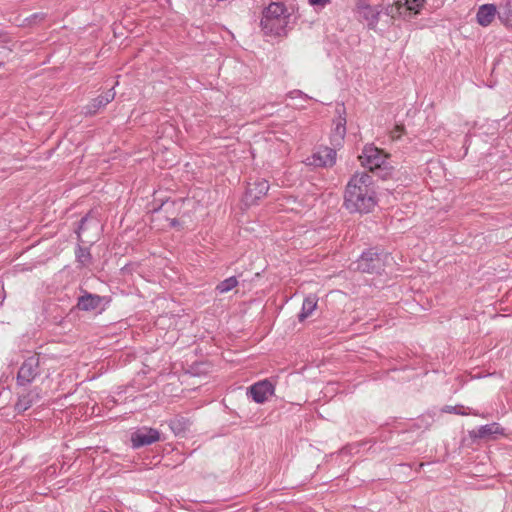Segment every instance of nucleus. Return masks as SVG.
Instances as JSON below:
<instances>
[{
  "label": "nucleus",
  "instance_id": "nucleus-1",
  "mask_svg": "<svg viewBox=\"0 0 512 512\" xmlns=\"http://www.w3.org/2000/svg\"><path fill=\"white\" fill-rule=\"evenodd\" d=\"M376 203L372 176L366 172L355 173L346 186L345 207L350 212L369 213Z\"/></svg>",
  "mask_w": 512,
  "mask_h": 512
},
{
  "label": "nucleus",
  "instance_id": "nucleus-2",
  "mask_svg": "<svg viewBox=\"0 0 512 512\" xmlns=\"http://www.w3.org/2000/svg\"><path fill=\"white\" fill-rule=\"evenodd\" d=\"M286 8L281 3L273 2L264 11L261 19L262 30L266 35L281 36L288 24Z\"/></svg>",
  "mask_w": 512,
  "mask_h": 512
},
{
  "label": "nucleus",
  "instance_id": "nucleus-3",
  "mask_svg": "<svg viewBox=\"0 0 512 512\" xmlns=\"http://www.w3.org/2000/svg\"><path fill=\"white\" fill-rule=\"evenodd\" d=\"M358 158L363 167L379 178L386 179L390 176L392 168L389 166L388 155L377 147L365 146Z\"/></svg>",
  "mask_w": 512,
  "mask_h": 512
},
{
  "label": "nucleus",
  "instance_id": "nucleus-4",
  "mask_svg": "<svg viewBox=\"0 0 512 512\" xmlns=\"http://www.w3.org/2000/svg\"><path fill=\"white\" fill-rule=\"evenodd\" d=\"M382 256L377 251L369 249L363 252L360 258L351 265L352 269L363 273L379 272L384 266Z\"/></svg>",
  "mask_w": 512,
  "mask_h": 512
},
{
  "label": "nucleus",
  "instance_id": "nucleus-5",
  "mask_svg": "<svg viewBox=\"0 0 512 512\" xmlns=\"http://www.w3.org/2000/svg\"><path fill=\"white\" fill-rule=\"evenodd\" d=\"M40 372V357L37 354L24 360L17 374V382L20 385L31 383Z\"/></svg>",
  "mask_w": 512,
  "mask_h": 512
},
{
  "label": "nucleus",
  "instance_id": "nucleus-6",
  "mask_svg": "<svg viewBox=\"0 0 512 512\" xmlns=\"http://www.w3.org/2000/svg\"><path fill=\"white\" fill-rule=\"evenodd\" d=\"M425 0H405L397 1L394 5L387 8V14L391 15L392 18H395L398 16H404L407 15L409 17L413 15H417L420 12V9L422 8Z\"/></svg>",
  "mask_w": 512,
  "mask_h": 512
},
{
  "label": "nucleus",
  "instance_id": "nucleus-7",
  "mask_svg": "<svg viewBox=\"0 0 512 512\" xmlns=\"http://www.w3.org/2000/svg\"><path fill=\"white\" fill-rule=\"evenodd\" d=\"M160 440L158 430L149 427H142L132 433L131 441L134 448L150 445Z\"/></svg>",
  "mask_w": 512,
  "mask_h": 512
},
{
  "label": "nucleus",
  "instance_id": "nucleus-8",
  "mask_svg": "<svg viewBox=\"0 0 512 512\" xmlns=\"http://www.w3.org/2000/svg\"><path fill=\"white\" fill-rule=\"evenodd\" d=\"M269 190V184L265 179H258L252 183H248L245 193V203L247 205H253L258 200L266 196Z\"/></svg>",
  "mask_w": 512,
  "mask_h": 512
},
{
  "label": "nucleus",
  "instance_id": "nucleus-9",
  "mask_svg": "<svg viewBox=\"0 0 512 512\" xmlns=\"http://www.w3.org/2000/svg\"><path fill=\"white\" fill-rule=\"evenodd\" d=\"M248 394L256 403H264L274 394V386L269 380L265 379L253 384L249 388Z\"/></svg>",
  "mask_w": 512,
  "mask_h": 512
},
{
  "label": "nucleus",
  "instance_id": "nucleus-10",
  "mask_svg": "<svg viewBox=\"0 0 512 512\" xmlns=\"http://www.w3.org/2000/svg\"><path fill=\"white\" fill-rule=\"evenodd\" d=\"M336 152L329 147L319 148L312 156L311 165L317 167H330L335 163Z\"/></svg>",
  "mask_w": 512,
  "mask_h": 512
},
{
  "label": "nucleus",
  "instance_id": "nucleus-11",
  "mask_svg": "<svg viewBox=\"0 0 512 512\" xmlns=\"http://www.w3.org/2000/svg\"><path fill=\"white\" fill-rule=\"evenodd\" d=\"M357 12L368 22V27L374 29L378 22L380 10L376 6H371L364 1H360L356 5Z\"/></svg>",
  "mask_w": 512,
  "mask_h": 512
},
{
  "label": "nucleus",
  "instance_id": "nucleus-12",
  "mask_svg": "<svg viewBox=\"0 0 512 512\" xmlns=\"http://www.w3.org/2000/svg\"><path fill=\"white\" fill-rule=\"evenodd\" d=\"M497 14L494 4H483L478 8L476 14L477 23L482 27H487L494 21Z\"/></svg>",
  "mask_w": 512,
  "mask_h": 512
},
{
  "label": "nucleus",
  "instance_id": "nucleus-13",
  "mask_svg": "<svg viewBox=\"0 0 512 512\" xmlns=\"http://www.w3.org/2000/svg\"><path fill=\"white\" fill-rule=\"evenodd\" d=\"M40 399V395L36 390H31L26 394L20 395L15 404V410L19 413L28 410L34 403Z\"/></svg>",
  "mask_w": 512,
  "mask_h": 512
},
{
  "label": "nucleus",
  "instance_id": "nucleus-14",
  "mask_svg": "<svg viewBox=\"0 0 512 512\" xmlns=\"http://www.w3.org/2000/svg\"><path fill=\"white\" fill-rule=\"evenodd\" d=\"M102 297L90 293H86L78 299L77 306L80 310L92 311L99 307Z\"/></svg>",
  "mask_w": 512,
  "mask_h": 512
},
{
  "label": "nucleus",
  "instance_id": "nucleus-15",
  "mask_svg": "<svg viewBox=\"0 0 512 512\" xmlns=\"http://www.w3.org/2000/svg\"><path fill=\"white\" fill-rule=\"evenodd\" d=\"M115 93L112 90L107 91L104 95H100L93 99L87 106L88 114H95L100 108L106 106L114 99Z\"/></svg>",
  "mask_w": 512,
  "mask_h": 512
},
{
  "label": "nucleus",
  "instance_id": "nucleus-16",
  "mask_svg": "<svg viewBox=\"0 0 512 512\" xmlns=\"http://www.w3.org/2000/svg\"><path fill=\"white\" fill-rule=\"evenodd\" d=\"M317 302L318 300L316 296H308L307 298H305L302 305L301 313L299 314L300 321H303L312 315L313 311L317 307Z\"/></svg>",
  "mask_w": 512,
  "mask_h": 512
},
{
  "label": "nucleus",
  "instance_id": "nucleus-17",
  "mask_svg": "<svg viewBox=\"0 0 512 512\" xmlns=\"http://www.w3.org/2000/svg\"><path fill=\"white\" fill-rule=\"evenodd\" d=\"M498 18L506 27H512V0H506L498 12Z\"/></svg>",
  "mask_w": 512,
  "mask_h": 512
},
{
  "label": "nucleus",
  "instance_id": "nucleus-18",
  "mask_svg": "<svg viewBox=\"0 0 512 512\" xmlns=\"http://www.w3.org/2000/svg\"><path fill=\"white\" fill-rule=\"evenodd\" d=\"M472 436L477 438H485L492 434L502 433V428L497 423L481 426L477 431L472 432Z\"/></svg>",
  "mask_w": 512,
  "mask_h": 512
},
{
  "label": "nucleus",
  "instance_id": "nucleus-19",
  "mask_svg": "<svg viewBox=\"0 0 512 512\" xmlns=\"http://www.w3.org/2000/svg\"><path fill=\"white\" fill-rule=\"evenodd\" d=\"M238 285V280L236 277L232 276V277H229L223 281H221L217 286H216V290L220 293V294H223V293H227L229 292L230 290H232L233 288H235L236 286Z\"/></svg>",
  "mask_w": 512,
  "mask_h": 512
},
{
  "label": "nucleus",
  "instance_id": "nucleus-20",
  "mask_svg": "<svg viewBox=\"0 0 512 512\" xmlns=\"http://www.w3.org/2000/svg\"><path fill=\"white\" fill-rule=\"evenodd\" d=\"M346 119L339 117L335 123V129H334V138L335 141L342 140L345 133H346Z\"/></svg>",
  "mask_w": 512,
  "mask_h": 512
},
{
  "label": "nucleus",
  "instance_id": "nucleus-21",
  "mask_svg": "<svg viewBox=\"0 0 512 512\" xmlns=\"http://www.w3.org/2000/svg\"><path fill=\"white\" fill-rule=\"evenodd\" d=\"M405 128L403 125H396L394 129L391 131V138L393 140H398L401 138L402 134L404 133Z\"/></svg>",
  "mask_w": 512,
  "mask_h": 512
},
{
  "label": "nucleus",
  "instance_id": "nucleus-22",
  "mask_svg": "<svg viewBox=\"0 0 512 512\" xmlns=\"http://www.w3.org/2000/svg\"><path fill=\"white\" fill-rule=\"evenodd\" d=\"M309 4L311 6H317V7H325L326 5L331 3V0H308Z\"/></svg>",
  "mask_w": 512,
  "mask_h": 512
},
{
  "label": "nucleus",
  "instance_id": "nucleus-23",
  "mask_svg": "<svg viewBox=\"0 0 512 512\" xmlns=\"http://www.w3.org/2000/svg\"><path fill=\"white\" fill-rule=\"evenodd\" d=\"M88 257H89V253L86 252L85 250H80V254L78 255V258H79V261L82 263V264H86L87 261H88Z\"/></svg>",
  "mask_w": 512,
  "mask_h": 512
},
{
  "label": "nucleus",
  "instance_id": "nucleus-24",
  "mask_svg": "<svg viewBox=\"0 0 512 512\" xmlns=\"http://www.w3.org/2000/svg\"><path fill=\"white\" fill-rule=\"evenodd\" d=\"M179 424H180V421H179V420L172 421V422H171V428H172L173 430H176V429H178V425H179Z\"/></svg>",
  "mask_w": 512,
  "mask_h": 512
},
{
  "label": "nucleus",
  "instance_id": "nucleus-25",
  "mask_svg": "<svg viewBox=\"0 0 512 512\" xmlns=\"http://www.w3.org/2000/svg\"><path fill=\"white\" fill-rule=\"evenodd\" d=\"M0 41L1 42H6L7 41V36L3 33L0 32Z\"/></svg>",
  "mask_w": 512,
  "mask_h": 512
}]
</instances>
